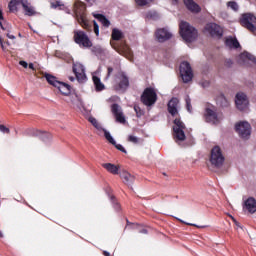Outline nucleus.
Wrapping results in <instances>:
<instances>
[{
	"instance_id": "nucleus-1",
	"label": "nucleus",
	"mask_w": 256,
	"mask_h": 256,
	"mask_svg": "<svg viewBox=\"0 0 256 256\" xmlns=\"http://www.w3.org/2000/svg\"><path fill=\"white\" fill-rule=\"evenodd\" d=\"M179 33L186 43H193L199 37V32L189 22L181 21L179 24Z\"/></svg>"
},
{
	"instance_id": "nucleus-2",
	"label": "nucleus",
	"mask_w": 256,
	"mask_h": 256,
	"mask_svg": "<svg viewBox=\"0 0 256 256\" xmlns=\"http://www.w3.org/2000/svg\"><path fill=\"white\" fill-rule=\"evenodd\" d=\"M44 77L47 83H49V85H52V87H56L61 95H64L65 97L71 95V85L57 80V77L51 74H45Z\"/></svg>"
},
{
	"instance_id": "nucleus-3",
	"label": "nucleus",
	"mask_w": 256,
	"mask_h": 256,
	"mask_svg": "<svg viewBox=\"0 0 256 256\" xmlns=\"http://www.w3.org/2000/svg\"><path fill=\"white\" fill-rule=\"evenodd\" d=\"M73 39L76 45H79L82 49H91L93 47V42L84 31L75 30Z\"/></svg>"
},
{
	"instance_id": "nucleus-4",
	"label": "nucleus",
	"mask_w": 256,
	"mask_h": 256,
	"mask_svg": "<svg viewBox=\"0 0 256 256\" xmlns=\"http://www.w3.org/2000/svg\"><path fill=\"white\" fill-rule=\"evenodd\" d=\"M210 163L214 167H222L223 166V163H225V156L223 155V151L221 150V147L214 146L211 149Z\"/></svg>"
},
{
	"instance_id": "nucleus-5",
	"label": "nucleus",
	"mask_w": 256,
	"mask_h": 256,
	"mask_svg": "<svg viewBox=\"0 0 256 256\" xmlns=\"http://www.w3.org/2000/svg\"><path fill=\"white\" fill-rule=\"evenodd\" d=\"M140 99L143 105H146V107H152L154 103H157V92H155L154 88H145Z\"/></svg>"
},
{
	"instance_id": "nucleus-6",
	"label": "nucleus",
	"mask_w": 256,
	"mask_h": 256,
	"mask_svg": "<svg viewBox=\"0 0 256 256\" xmlns=\"http://www.w3.org/2000/svg\"><path fill=\"white\" fill-rule=\"evenodd\" d=\"M240 23L242 27H245L250 33H255L256 31V17L251 13L243 14Z\"/></svg>"
},
{
	"instance_id": "nucleus-7",
	"label": "nucleus",
	"mask_w": 256,
	"mask_h": 256,
	"mask_svg": "<svg viewBox=\"0 0 256 256\" xmlns=\"http://www.w3.org/2000/svg\"><path fill=\"white\" fill-rule=\"evenodd\" d=\"M116 83L114 84L115 91H127L129 87V77L125 72H119L116 76Z\"/></svg>"
},
{
	"instance_id": "nucleus-8",
	"label": "nucleus",
	"mask_w": 256,
	"mask_h": 256,
	"mask_svg": "<svg viewBox=\"0 0 256 256\" xmlns=\"http://www.w3.org/2000/svg\"><path fill=\"white\" fill-rule=\"evenodd\" d=\"M180 75L184 83H189V81L193 80V69L189 62L184 61L180 64Z\"/></svg>"
},
{
	"instance_id": "nucleus-9",
	"label": "nucleus",
	"mask_w": 256,
	"mask_h": 256,
	"mask_svg": "<svg viewBox=\"0 0 256 256\" xmlns=\"http://www.w3.org/2000/svg\"><path fill=\"white\" fill-rule=\"evenodd\" d=\"M235 131L242 139L251 137V124L249 122H240L235 125Z\"/></svg>"
},
{
	"instance_id": "nucleus-10",
	"label": "nucleus",
	"mask_w": 256,
	"mask_h": 256,
	"mask_svg": "<svg viewBox=\"0 0 256 256\" xmlns=\"http://www.w3.org/2000/svg\"><path fill=\"white\" fill-rule=\"evenodd\" d=\"M205 31H207L211 37H217L218 39L223 37V28L216 23H208L205 26Z\"/></svg>"
},
{
	"instance_id": "nucleus-11",
	"label": "nucleus",
	"mask_w": 256,
	"mask_h": 256,
	"mask_svg": "<svg viewBox=\"0 0 256 256\" xmlns=\"http://www.w3.org/2000/svg\"><path fill=\"white\" fill-rule=\"evenodd\" d=\"M73 73L75 74L78 83H85L87 80V75H85V66H83V64H73Z\"/></svg>"
},
{
	"instance_id": "nucleus-12",
	"label": "nucleus",
	"mask_w": 256,
	"mask_h": 256,
	"mask_svg": "<svg viewBox=\"0 0 256 256\" xmlns=\"http://www.w3.org/2000/svg\"><path fill=\"white\" fill-rule=\"evenodd\" d=\"M236 107L240 111H245L247 109V106L249 105V100H247V95L245 93H237L236 94Z\"/></svg>"
},
{
	"instance_id": "nucleus-13",
	"label": "nucleus",
	"mask_w": 256,
	"mask_h": 256,
	"mask_svg": "<svg viewBox=\"0 0 256 256\" xmlns=\"http://www.w3.org/2000/svg\"><path fill=\"white\" fill-rule=\"evenodd\" d=\"M155 37L159 43H165V41H169L173 37V34L165 28H159L155 32Z\"/></svg>"
},
{
	"instance_id": "nucleus-14",
	"label": "nucleus",
	"mask_w": 256,
	"mask_h": 256,
	"mask_svg": "<svg viewBox=\"0 0 256 256\" xmlns=\"http://www.w3.org/2000/svg\"><path fill=\"white\" fill-rule=\"evenodd\" d=\"M204 117L207 123H213V125H217V123H219L217 112L212 108L207 107L205 109Z\"/></svg>"
},
{
	"instance_id": "nucleus-15",
	"label": "nucleus",
	"mask_w": 256,
	"mask_h": 256,
	"mask_svg": "<svg viewBox=\"0 0 256 256\" xmlns=\"http://www.w3.org/2000/svg\"><path fill=\"white\" fill-rule=\"evenodd\" d=\"M111 111L117 123H122V124L126 123L127 120L125 119V115H123V112L121 111V107L119 106V104H112Z\"/></svg>"
},
{
	"instance_id": "nucleus-16",
	"label": "nucleus",
	"mask_w": 256,
	"mask_h": 256,
	"mask_svg": "<svg viewBox=\"0 0 256 256\" xmlns=\"http://www.w3.org/2000/svg\"><path fill=\"white\" fill-rule=\"evenodd\" d=\"M111 45L113 49H115V51L120 53V55H123V53H131V49L129 48V45H127V43L125 42H121L120 44L111 42Z\"/></svg>"
},
{
	"instance_id": "nucleus-17",
	"label": "nucleus",
	"mask_w": 256,
	"mask_h": 256,
	"mask_svg": "<svg viewBox=\"0 0 256 256\" xmlns=\"http://www.w3.org/2000/svg\"><path fill=\"white\" fill-rule=\"evenodd\" d=\"M20 5H22V7L25 11V15H27L28 17H33V15L37 14V12H35V9L33 8V6H31V4H29L28 0H20Z\"/></svg>"
},
{
	"instance_id": "nucleus-18",
	"label": "nucleus",
	"mask_w": 256,
	"mask_h": 256,
	"mask_svg": "<svg viewBox=\"0 0 256 256\" xmlns=\"http://www.w3.org/2000/svg\"><path fill=\"white\" fill-rule=\"evenodd\" d=\"M184 5L191 13H201V6L193 0H184Z\"/></svg>"
},
{
	"instance_id": "nucleus-19",
	"label": "nucleus",
	"mask_w": 256,
	"mask_h": 256,
	"mask_svg": "<svg viewBox=\"0 0 256 256\" xmlns=\"http://www.w3.org/2000/svg\"><path fill=\"white\" fill-rule=\"evenodd\" d=\"M177 105H179V99L178 98H172L168 102V112L170 113V115H172V117H175V115H177V113H178Z\"/></svg>"
},
{
	"instance_id": "nucleus-20",
	"label": "nucleus",
	"mask_w": 256,
	"mask_h": 256,
	"mask_svg": "<svg viewBox=\"0 0 256 256\" xmlns=\"http://www.w3.org/2000/svg\"><path fill=\"white\" fill-rule=\"evenodd\" d=\"M120 178L123 180V183H125V185H131L132 183H135V176L131 175L127 171L121 172Z\"/></svg>"
},
{
	"instance_id": "nucleus-21",
	"label": "nucleus",
	"mask_w": 256,
	"mask_h": 256,
	"mask_svg": "<svg viewBox=\"0 0 256 256\" xmlns=\"http://www.w3.org/2000/svg\"><path fill=\"white\" fill-rule=\"evenodd\" d=\"M249 213H256V200L253 197H249L244 203Z\"/></svg>"
},
{
	"instance_id": "nucleus-22",
	"label": "nucleus",
	"mask_w": 256,
	"mask_h": 256,
	"mask_svg": "<svg viewBox=\"0 0 256 256\" xmlns=\"http://www.w3.org/2000/svg\"><path fill=\"white\" fill-rule=\"evenodd\" d=\"M226 47H229L230 49H239L241 47V44H239V40L237 38L229 37L225 40Z\"/></svg>"
},
{
	"instance_id": "nucleus-23",
	"label": "nucleus",
	"mask_w": 256,
	"mask_h": 256,
	"mask_svg": "<svg viewBox=\"0 0 256 256\" xmlns=\"http://www.w3.org/2000/svg\"><path fill=\"white\" fill-rule=\"evenodd\" d=\"M102 167L111 173L112 175H119V166L112 164V163H104Z\"/></svg>"
},
{
	"instance_id": "nucleus-24",
	"label": "nucleus",
	"mask_w": 256,
	"mask_h": 256,
	"mask_svg": "<svg viewBox=\"0 0 256 256\" xmlns=\"http://www.w3.org/2000/svg\"><path fill=\"white\" fill-rule=\"evenodd\" d=\"M111 39L112 41H121V39H125V34L119 28H113Z\"/></svg>"
},
{
	"instance_id": "nucleus-25",
	"label": "nucleus",
	"mask_w": 256,
	"mask_h": 256,
	"mask_svg": "<svg viewBox=\"0 0 256 256\" xmlns=\"http://www.w3.org/2000/svg\"><path fill=\"white\" fill-rule=\"evenodd\" d=\"M78 23H80L81 27H83V29H85L86 31H91L92 26L87 20V18H85V14H81L79 16Z\"/></svg>"
},
{
	"instance_id": "nucleus-26",
	"label": "nucleus",
	"mask_w": 256,
	"mask_h": 256,
	"mask_svg": "<svg viewBox=\"0 0 256 256\" xmlns=\"http://www.w3.org/2000/svg\"><path fill=\"white\" fill-rule=\"evenodd\" d=\"M94 17L103 25V27H109L111 25L109 19H107V17H105L103 14H94Z\"/></svg>"
},
{
	"instance_id": "nucleus-27",
	"label": "nucleus",
	"mask_w": 256,
	"mask_h": 256,
	"mask_svg": "<svg viewBox=\"0 0 256 256\" xmlns=\"http://www.w3.org/2000/svg\"><path fill=\"white\" fill-rule=\"evenodd\" d=\"M240 59H242V61H251V63H253L254 65H256V57L253 56V54L249 53V52H243L240 54Z\"/></svg>"
},
{
	"instance_id": "nucleus-28",
	"label": "nucleus",
	"mask_w": 256,
	"mask_h": 256,
	"mask_svg": "<svg viewBox=\"0 0 256 256\" xmlns=\"http://www.w3.org/2000/svg\"><path fill=\"white\" fill-rule=\"evenodd\" d=\"M174 131V138L177 139V141H185L187 138L185 136V129H173Z\"/></svg>"
},
{
	"instance_id": "nucleus-29",
	"label": "nucleus",
	"mask_w": 256,
	"mask_h": 256,
	"mask_svg": "<svg viewBox=\"0 0 256 256\" xmlns=\"http://www.w3.org/2000/svg\"><path fill=\"white\" fill-rule=\"evenodd\" d=\"M93 83L95 85L96 91H103L105 89V84L101 82V79L97 76H93Z\"/></svg>"
},
{
	"instance_id": "nucleus-30",
	"label": "nucleus",
	"mask_w": 256,
	"mask_h": 256,
	"mask_svg": "<svg viewBox=\"0 0 256 256\" xmlns=\"http://www.w3.org/2000/svg\"><path fill=\"white\" fill-rule=\"evenodd\" d=\"M37 136L39 137V140L43 141L44 143H47V141L51 139V133L49 132L38 131Z\"/></svg>"
},
{
	"instance_id": "nucleus-31",
	"label": "nucleus",
	"mask_w": 256,
	"mask_h": 256,
	"mask_svg": "<svg viewBox=\"0 0 256 256\" xmlns=\"http://www.w3.org/2000/svg\"><path fill=\"white\" fill-rule=\"evenodd\" d=\"M21 3V0H11L8 4V9L11 13H14V11H17V5Z\"/></svg>"
},
{
	"instance_id": "nucleus-32",
	"label": "nucleus",
	"mask_w": 256,
	"mask_h": 256,
	"mask_svg": "<svg viewBox=\"0 0 256 256\" xmlns=\"http://www.w3.org/2000/svg\"><path fill=\"white\" fill-rule=\"evenodd\" d=\"M174 125L173 129H186L185 123H183L180 118L174 120Z\"/></svg>"
},
{
	"instance_id": "nucleus-33",
	"label": "nucleus",
	"mask_w": 256,
	"mask_h": 256,
	"mask_svg": "<svg viewBox=\"0 0 256 256\" xmlns=\"http://www.w3.org/2000/svg\"><path fill=\"white\" fill-rule=\"evenodd\" d=\"M134 111H135L136 117L138 119H141V117H143V115H145V111L143 109H141V107H139V105H134Z\"/></svg>"
},
{
	"instance_id": "nucleus-34",
	"label": "nucleus",
	"mask_w": 256,
	"mask_h": 256,
	"mask_svg": "<svg viewBox=\"0 0 256 256\" xmlns=\"http://www.w3.org/2000/svg\"><path fill=\"white\" fill-rule=\"evenodd\" d=\"M104 137L111 143V145H115V139H113V136H111V133L107 131L106 129H103Z\"/></svg>"
},
{
	"instance_id": "nucleus-35",
	"label": "nucleus",
	"mask_w": 256,
	"mask_h": 256,
	"mask_svg": "<svg viewBox=\"0 0 256 256\" xmlns=\"http://www.w3.org/2000/svg\"><path fill=\"white\" fill-rule=\"evenodd\" d=\"M185 101H186V109H187L188 113H192L193 106H191V98L189 96H187Z\"/></svg>"
},
{
	"instance_id": "nucleus-36",
	"label": "nucleus",
	"mask_w": 256,
	"mask_h": 256,
	"mask_svg": "<svg viewBox=\"0 0 256 256\" xmlns=\"http://www.w3.org/2000/svg\"><path fill=\"white\" fill-rule=\"evenodd\" d=\"M228 7H230L233 11H239V5L235 1H230L227 3Z\"/></svg>"
},
{
	"instance_id": "nucleus-37",
	"label": "nucleus",
	"mask_w": 256,
	"mask_h": 256,
	"mask_svg": "<svg viewBox=\"0 0 256 256\" xmlns=\"http://www.w3.org/2000/svg\"><path fill=\"white\" fill-rule=\"evenodd\" d=\"M147 19H157L159 17V14L155 11H149L146 14Z\"/></svg>"
},
{
	"instance_id": "nucleus-38",
	"label": "nucleus",
	"mask_w": 256,
	"mask_h": 256,
	"mask_svg": "<svg viewBox=\"0 0 256 256\" xmlns=\"http://www.w3.org/2000/svg\"><path fill=\"white\" fill-rule=\"evenodd\" d=\"M136 229H137L138 233H142V235H147L149 233L147 228H145V227H143L141 225H137Z\"/></svg>"
},
{
	"instance_id": "nucleus-39",
	"label": "nucleus",
	"mask_w": 256,
	"mask_h": 256,
	"mask_svg": "<svg viewBox=\"0 0 256 256\" xmlns=\"http://www.w3.org/2000/svg\"><path fill=\"white\" fill-rule=\"evenodd\" d=\"M111 201L114 209H116V211H119V209H121V205L117 203V199H115V196L111 197Z\"/></svg>"
},
{
	"instance_id": "nucleus-40",
	"label": "nucleus",
	"mask_w": 256,
	"mask_h": 256,
	"mask_svg": "<svg viewBox=\"0 0 256 256\" xmlns=\"http://www.w3.org/2000/svg\"><path fill=\"white\" fill-rule=\"evenodd\" d=\"M0 45H1V49H2V51H9L8 49H7V45H9V42L7 41V42H5V41H3V39L1 38V36H0Z\"/></svg>"
},
{
	"instance_id": "nucleus-41",
	"label": "nucleus",
	"mask_w": 256,
	"mask_h": 256,
	"mask_svg": "<svg viewBox=\"0 0 256 256\" xmlns=\"http://www.w3.org/2000/svg\"><path fill=\"white\" fill-rule=\"evenodd\" d=\"M128 141L130 143H134L135 145H137V143H139V138H137L136 136L130 135L128 136Z\"/></svg>"
},
{
	"instance_id": "nucleus-42",
	"label": "nucleus",
	"mask_w": 256,
	"mask_h": 256,
	"mask_svg": "<svg viewBox=\"0 0 256 256\" xmlns=\"http://www.w3.org/2000/svg\"><path fill=\"white\" fill-rule=\"evenodd\" d=\"M0 131H1V133H6L7 135H9V133H11V130H9V128L3 124H0Z\"/></svg>"
},
{
	"instance_id": "nucleus-43",
	"label": "nucleus",
	"mask_w": 256,
	"mask_h": 256,
	"mask_svg": "<svg viewBox=\"0 0 256 256\" xmlns=\"http://www.w3.org/2000/svg\"><path fill=\"white\" fill-rule=\"evenodd\" d=\"M114 146L116 147V149H118V151H121L122 153H127V150H125L123 145L117 144V142H115Z\"/></svg>"
},
{
	"instance_id": "nucleus-44",
	"label": "nucleus",
	"mask_w": 256,
	"mask_h": 256,
	"mask_svg": "<svg viewBox=\"0 0 256 256\" xmlns=\"http://www.w3.org/2000/svg\"><path fill=\"white\" fill-rule=\"evenodd\" d=\"M137 5H139L140 7H145V5H147V0H135Z\"/></svg>"
},
{
	"instance_id": "nucleus-45",
	"label": "nucleus",
	"mask_w": 256,
	"mask_h": 256,
	"mask_svg": "<svg viewBox=\"0 0 256 256\" xmlns=\"http://www.w3.org/2000/svg\"><path fill=\"white\" fill-rule=\"evenodd\" d=\"M111 75H113V67L109 66V67L107 68L106 79H109V77H111Z\"/></svg>"
},
{
	"instance_id": "nucleus-46",
	"label": "nucleus",
	"mask_w": 256,
	"mask_h": 256,
	"mask_svg": "<svg viewBox=\"0 0 256 256\" xmlns=\"http://www.w3.org/2000/svg\"><path fill=\"white\" fill-rule=\"evenodd\" d=\"M93 23H94V33L98 37V35H99V24H97L96 21H94Z\"/></svg>"
},
{
	"instance_id": "nucleus-47",
	"label": "nucleus",
	"mask_w": 256,
	"mask_h": 256,
	"mask_svg": "<svg viewBox=\"0 0 256 256\" xmlns=\"http://www.w3.org/2000/svg\"><path fill=\"white\" fill-rule=\"evenodd\" d=\"M186 225H189L190 227H197V229H205V227H207V226H199L193 223H186Z\"/></svg>"
},
{
	"instance_id": "nucleus-48",
	"label": "nucleus",
	"mask_w": 256,
	"mask_h": 256,
	"mask_svg": "<svg viewBox=\"0 0 256 256\" xmlns=\"http://www.w3.org/2000/svg\"><path fill=\"white\" fill-rule=\"evenodd\" d=\"M19 65H21V67H23L24 69H27V67H29V64L24 60H21L19 62Z\"/></svg>"
},
{
	"instance_id": "nucleus-49",
	"label": "nucleus",
	"mask_w": 256,
	"mask_h": 256,
	"mask_svg": "<svg viewBox=\"0 0 256 256\" xmlns=\"http://www.w3.org/2000/svg\"><path fill=\"white\" fill-rule=\"evenodd\" d=\"M90 123H92L93 126L98 127L99 123L97 122V119L95 118H89Z\"/></svg>"
},
{
	"instance_id": "nucleus-50",
	"label": "nucleus",
	"mask_w": 256,
	"mask_h": 256,
	"mask_svg": "<svg viewBox=\"0 0 256 256\" xmlns=\"http://www.w3.org/2000/svg\"><path fill=\"white\" fill-rule=\"evenodd\" d=\"M52 7H54V9H57V7H61V2L57 1V2L53 3Z\"/></svg>"
},
{
	"instance_id": "nucleus-51",
	"label": "nucleus",
	"mask_w": 256,
	"mask_h": 256,
	"mask_svg": "<svg viewBox=\"0 0 256 256\" xmlns=\"http://www.w3.org/2000/svg\"><path fill=\"white\" fill-rule=\"evenodd\" d=\"M226 65L231 67L233 65V61L231 59L226 60Z\"/></svg>"
},
{
	"instance_id": "nucleus-52",
	"label": "nucleus",
	"mask_w": 256,
	"mask_h": 256,
	"mask_svg": "<svg viewBox=\"0 0 256 256\" xmlns=\"http://www.w3.org/2000/svg\"><path fill=\"white\" fill-rule=\"evenodd\" d=\"M28 67H29V69H31L32 71H36L35 65H34L33 63H29V64H28Z\"/></svg>"
},
{
	"instance_id": "nucleus-53",
	"label": "nucleus",
	"mask_w": 256,
	"mask_h": 256,
	"mask_svg": "<svg viewBox=\"0 0 256 256\" xmlns=\"http://www.w3.org/2000/svg\"><path fill=\"white\" fill-rule=\"evenodd\" d=\"M103 255L104 256H111V253L107 252V251H103Z\"/></svg>"
},
{
	"instance_id": "nucleus-54",
	"label": "nucleus",
	"mask_w": 256,
	"mask_h": 256,
	"mask_svg": "<svg viewBox=\"0 0 256 256\" xmlns=\"http://www.w3.org/2000/svg\"><path fill=\"white\" fill-rule=\"evenodd\" d=\"M8 39H15V36L11 35V34H7Z\"/></svg>"
},
{
	"instance_id": "nucleus-55",
	"label": "nucleus",
	"mask_w": 256,
	"mask_h": 256,
	"mask_svg": "<svg viewBox=\"0 0 256 256\" xmlns=\"http://www.w3.org/2000/svg\"><path fill=\"white\" fill-rule=\"evenodd\" d=\"M0 21H3V11L0 10Z\"/></svg>"
},
{
	"instance_id": "nucleus-56",
	"label": "nucleus",
	"mask_w": 256,
	"mask_h": 256,
	"mask_svg": "<svg viewBox=\"0 0 256 256\" xmlns=\"http://www.w3.org/2000/svg\"><path fill=\"white\" fill-rule=\"evenodd\" d=\"M0 27L1 29H3V31H5V27H3V22H0Z\"/></svg>"
},
{
	"instance_id": "nucleus-57",
	"label": "nucleus",
	"mask_w": 256,
	"mask_h": 256,
	"mask_svg": "<svg viewBox=\"0 0 256 256\" xmlns=\"http://www.w3.org/2000/svg\"><path fill=\"white\" fill-rule=\"evenodd\" d=\"M0 239H3V232L0 230Z\"/></svg>"
},
{
	"instance_id": "nucleus-58",
	"label": "nucleus",
	"mask_w": 256,
	"mask_h": 256,
	"mask_svg": "<svg viewBox=\"0 0 256 256\" xmlns=\"http://www.w3.org/2000/svg\"><path fill=\"white\" fill-rule=\"evenodd\" d=\"M82 7H85V4L81 3Z\"/></svg>"
},
{
	"instance_id": "nucleus-59",
	"label": "nucleus",
	"mask_w": 256,
	"mask_h": 256,
	"mask_svg": "<svg viewBox=\"0 0 256 256\" xmlns=\"http://www.w3.org/2000/svg\"><path fill=\"white\" fill-rule=\"evenodd\" d=\"M236 225L239 227V223L236 222Z\"/></svg>"
},
{
	"instance_id": "nucleus-60",
	"label": "nucleus",
	"mask_w": 256,
	"mask_h": 256,
	"mask_svg": "<svg viewBox=\"0 0 256 256\" xmlns=\"http://www.w3.org/2000/svg\"><path fill=\"white\" fill-rule=\"evenodd\" d=\"M87 2L91 1V0H86Z\"/></svg>"
}]
</instances>
